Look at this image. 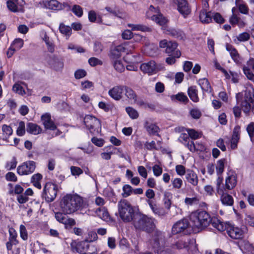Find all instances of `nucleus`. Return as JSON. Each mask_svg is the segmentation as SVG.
Returning a JSON list of instances; mask_svg holds the SVG:
<instances>
[{
  "instance_id": "obj_17",
  "label": "nucleus",
  "mask_w": 254,
  "mask_h": 254,
  "mask_svg": "<svg viewBox=\"0 0 254 254\" xmlns=\"http://www.w3.org/2000/svg\"><path fill=\"white\" fill-rule=\"evenodd\" d=\"M226 230L229 236L233 239H239L242 236V231L238 227H235L228 224Z\"/></svg>"
},
{
  "instance_id": "obj_6",
  "label": "nucleus",
  "mask_w": 254,
  "mask_h": 254,
  "mask_svg": "<svg viewBox=\"0 0 254 254\" xmlns=\"http://www.w3.org/2000/svg\"><path fill=\"white\" fill-rule=\"evenodd\" d=\"M152 244L155 252L158 254H169L166 250H164L163 245L164 242V236L161 232L155 233L153 236Z\"/></svg>"
},
{
  "instance_id": "obj_47",
  "label": "nucleus",
  "mask_w": 254,
  "mask_h": 254,
  "mask_svg": "<svg viewBox=\"0 0 254 254\" xmlns=\"http://www.w3.org/2000/svg\"><path fill=\"white\" fill-rule=\"evenodd\" d=\"M128 27L131 28L132 30H138L141 31H146L149 30V28L146 27L145 25L141 24H128Z\"/></svg>"
},
{
  "instance_id": "obj_21",
  "label": "nucleus",
  "mask_w": 254,
  "mask_h": 254,
  "mask_svg": "<svg viewBox=\"0 0 254 254\" xmlns=\"http://www.w3.org/2000/svg\"><path fill=\"white\" fill-rule=\"evenodd\" d=\"M185 178L188 183L193 186H196L198 184V179L197 175L193 171H188L186 174Z\"/></svg>"
},
{
  "instance_id": "obj_62",
  "label": "nucleus",
  "mask_w": 254,
  "mask_h": 254,
  "mask_svg": "<svg viewBox=\"0 0 254 254\" xmlns=\"http://www.w3.org/2000/svg\"><path fill=\"white\" fill-rule=\"evenodd\" d=\"M23 46V41L22 39L18 38L16 39L13 42L12 46L16 50H19Z\"/></svg>"
},
{
  "instance_id": "obj_10",
  "label": "nucleus",
  "mask_w": 254,
  "mask_h": 254,
  "mask_svg": "<svg viewBox=\"0 0 254 254\" xmlns=\"http://www.w3.org/2000/svg\"><path fill=\"white\" fill-rule=\"evenodd\" d=\"M241 105L245 113L248 114L251 111L254 114V96L252 97L250 93L246 92Z\"/></svg>"
},
{
  "instance_id": "obj_4",
  "label": "nucleus",
  "mask_w": 254,
  "mask_h": 254,
  "mask_svg": "<svg viewBox=\"0 0 254 254\" xmlns=\"http://www.w3.org/2000/svg\"><path fill=\"white\" fill-rule=\"evenodd\" d=\"M118 206L120 217L124 222L133 221L136 213H134L132 207L127 200H121L119 202Z\"/></svg>"
},
{
  "instance_id": "obj_37",
  "label": "nucleus",
  "mask_w": 254,
  "mask_h": 254,
  "mask_svg": "<svg viewBox=\"0 0 254 254\" xmlns=\"http://www.w3.org/2000/svg\"><path fill=\"white\" fill-rule=\"evenodd\" d=\"M151 18L152 20L162 26L165 25L168 22V20L161 14L153 15Z\"/></svg>"
},
{
  "instance_id": "obj_51",
  "label": "nucleus",
  "mask_w": 254,
  "mask_h": 254,
  "mask_svg": "<svg viewBox=\"0 0 254 254\" xmlns=\"http://www.w3.org/2000/svg\"><path fill=\"white\" fill-rule=\"evenodd\" d=\"M113 63L114 67L117 71L120 72H122L124 71L125 67L121 60H115L113 61Z\"/></svg>"
},
{
  "instance_id": "obj_24",
  "label": "nucleus",
  "mask_w": 254,
  "mask_h": 254,
  "mask_svg": "<svg viewBox=\"0 0 254 254\" xmlns=\"http://www.w3.org/2000/svg\"><path fill=\"white\" fill-rule=\"evenodd\" d=\"M197 82L200 86L203 92H205L208 93H211L212 89L210 83L207 78H203L199 79Z\"/></svg>"
},
{
  "instance_id": "obj_13",
  "label": "nucleus",
  "mask_w": 254,
  "mask_h": 254,
  "mask_svg": "<svg viewBox=\"0 0 254 254\" xmlns=\"http://www.w3.org/2000/svg\"><path fill=\"white\" fill-rule=\"evenodd\" d=\"M237 175L235 173L230 172L228 174L226 178L224 189L225 190H231L234 189L237 185Z\"/></svg>"
},
{
  "instance_id": "obj_63",
  "label": "nucleus",
  "mask_w": 254,
  "mask_h": 254,
  "mask_svg": "<svg viewBox=\"0 0 254 254\" xmlns=\"http://www.w3.org/2000/svg\"><path fill=\"white\" fill-rule=\"evenodd\" d=\"M243 69L247 78L252 81H254V74L251 72L250 69L246 66H244Z\"/></svg>"
},
{
  "instance_id": "obj_41",
  "label": "nucleus",
  "mask_w": 254,
  "mask_h": 254,
  "mask_svg": "<svg viewBox=\"0 0 254 254\" xmlns=\"http://www.w3.org/2000/svg\"><path fill=\"white\" fill-rule=\"evenodd\" d=\"M125 90L126 96L130 100L133 102L136 100L137 95L135 92L130 87L125 86Z\"/></svg>"
},
{
  "instance_id": "obj_50",
  "label": "nucleus",
  "mask_w": 254,
  "mask_h": 254,
  "mask_svg": "<svg viewBox=\"0 0 254 254\" xmlns=\"http://www.w3.org/2000/svg\"><path fill=\"white\" fill-rule=\"evenodd\" d=\"M43 39L47 46L48 51L52 53H53L54 52V46L53 43L50 40L49 37L45 34Z\"/></svg>"
},
{
  "instance_id": "obj_35",
  "label": "nucleus",
  "mask_w": 254,
  "mask_h": 254,
  "mask_svg": "<svg viewBox=\"0 0 254 254\" xmlns=\"http://www.w3.org/2000/svg\"><path fill=\"white\" fill-rule=\"evenodd\" d=\"M199 19L202 23H208L212 20V17L210 12L205 10H201L199 13Z\"/></svg>"
},
{
  "instance_id": "obj_18",
  "label": "nucleus",
  "mask_w": 254,
  "mask_h": 254,
  "mask_svg": "<svg viewBox=\"0 0 254 254\" xmlns=\"http://www.w3.org/2000/svg\"><path fill=\"white\" fill-rule=\"evenodd\" d=\"M41 120L43 121V125L46 129L50 130H55L57 127L55 123L51 120V116L49 114H45L42 116Z\"/></svg>"
},
{
  "instance_id": "obj_30",
  "label": "nucleus",
  "mask_w": 254,
  "mask_h": 254,
  "mask_svg": "<svg viewBox=\"0 0 254 254\" xmlns=\"http://www.w3.org/2000/svg\"><path fill=\"white\" fill-rule=\"evenodd\" d=\"M44 5L46 8L52 10H58L61 8L60 3L57 0H46Z\"/></svg>"
},
{
  "instance_id": "obj_23",
  "label": "nucleus",
  "mask_w": 254,
  "mask_h": 254,
  "mask_svg": "<svg viewBox=\"0 0 254 254\" xmlns=\"http://www.w3.org/2000/svg\"><path fill=\"white\" fill-rule=\"evenodd\" d=\"M218 194L221 195L220 199L223 204L227 206H232L233 204V198L227 193V190H223V193Z\"/></svg>"
},
{
  "instance_id": "obj_55",
  "label": "nucleus",
  "mask_w": 254,
  "mask_h": 254,
  "mask_svg": "<svg viewBox=\"0 0 254 254\" xmlns=\"http://www.w3.org/2000/svg\"><path fill=\"white\" fill-rule=\"evenodd\" d=\"M71 10L75 15L79 17H81L83 15V9L79 5H74Z\"/></svg>"
},
{
  "instance_id": "obj_46",
  "label": "nucleus",
  "mask_w": 254,
  "mask_h": 254,
  "mask_svg": "<svg viewBox=\"0 0 254 254\" xmlns=\"http://www.w3.org/2000/svg\"><path fill=\"white\" fill-rule=\"evenodd\" d=\"M169 45L167 47L166 49V53L168 54L169 55L172 54L174 52H175L177 48V44L175 42L169 41Z\"/></svg>"
},
{
  "instance_id": "obj_32",
  "label": "nucleus",
  "mask_w": 254,
  "mask_h": 254,
  "mask_svg": "<svg viewBox=\"0 0 254 254\" xmlns=\"http://www.w3.org/2000/svg\"><path fill=\"white\" fill-rule=\"evenodd\" d=\"M122 53V52L120 50V46L118 45L111 50L109 56L113 61H115L121 57Z\"/></svg>"
},
{
  "instance_id": "obj_48",
  "label": "nucleus",
  "mask_w": 254,
  "mask_h": 254,
  "mask_svg": "<svg viewBox=\"0 0 254 254\" xmlns=\"http://www.w3.org/2000/svg\"><path fill=\"white\" fill-rule=\"evenodd\" d=\"M247 131L249 135L251 140L254 142V123H250L247 127Z\"/></svg>"
},
{
  "instance_id": "obj_44",
  "label": "nucleus",
  "mask_w": 254,
  "mask_h": 254,
  "mask_svg": "<svg viewBox=\"0 0 254 254\" xmlns=\"http://www.w3.org/2000/svg\"><path fill=\"white\" fill-rule=\"evenodd\" d=\"M226 163L225 159H222L217 161L216 164V172L217 174L221 175L224 172L225 164Z\"/></svg>"
},
{
  "instance_id": "obj_49",
  "label": "nucleus",
  "mask_w": 254,
  "mask_h": 254,
  "mask_svg": "<svg viewBox=\"0 0 254 254\" xmlns=\"http://www.w3.org/2000/svg\"><path fill=\"white\" fill-rule=\"evenodd\" d=\"M126 111L131 119H136L138 117V113L134 108L128 107L126 108Z\"/></svg>"
},
{
  "instance_id": "obj_25",
  "label": "nucleus",
  "mask_w": 254,
  "mask_h": 254,
  "mask_svg": "<svg viewBox=\"0 0 254 254\" xmlns=\"http://www.w3.org/2000/svg\"><path fill=\"white\" fill-rule=\"evenodd\" d=\"M95 213L101 219L108 221L110 220L109 214L105 207L99 208L95 211Z\"/></svg>"
},
{
  "instance_id": "obj_28",
  "label": "nucleus",
  "mask_w": 254,
  "mask_h": 254,
  "mask_svg": "<svg viewBox=\"0 0 254 254\" xmlns=\"http://www.w3.org/2000/svg\"><path fill=\"white\" fill-rule=\"evenodd\" d=\"M75 248L77 252L80 254L84 253L88 251L90 245L87 241H81L77 244Z\"/></svg>"
},
{
  "instance_id": "obj_38",
  "label": "nucleus",
  "mask_w": 254,
  "mask_h": 254,
  "mask_svg": "<svg viewBox=\"0 0 254 254\" xmlns=\"http://www.w3.org/2000/svg\"><path fill=\"white\" fill-rule=\"evenodd\" d=\"M204 146L201 142H196L194 143L193 141L191 142V145L190 146L189 150L192 152L197 151H202L204 150Z\"/></svg>"
},
{
  "instance_id": "obj_36",
  "label": "nucleus",
  "mask_w": 254,
  "mask_h": 254,
  "mask_svg": "<svg viewBox=\"0 0 254 254\" xmlns=\"http://www.w3.org/2000/svg\"><path fill=\"white\" fill-rule=\"evenodd\" d=\"M42 179V175L41 174L37 173L32 176L31 182L34 187L39 189H41L42 187L40 181Z\"/></svg>"
},
{
  "instance_id": "obj_7",
  "label": "nucleus",
  "mask_w": 254,
  "mask_h": 254,
  "mask_svg": "<svg viewBox=\"0 0 254 254\" xmlns=\"http://www.w3.org/2000/svg\"><path fill=\"white\" fill-rule=\"evenodd\" d=\"M84 123L91 133L99 132V128H101V123L96 117L91 115H87L84 118Z\"/></svg>"
},
{
  "instance_id": "obj_40",
  "label": "nucleus",
  "mask_w": 254,
  "mask_h": 254,
  "mask_svg": "<svg viewBox=\"0 0 254 254\" xmlns=\"http://www.w3.org/2000/svg\"><path fill=\"white\" fill-rule=\"evenodd\" d=\"M21 84L26 86V84L23 82H21L20 83H16L13 85L12 90L16 93L23 96L26 94V92L23 87L21 86Z\"/></svg>"
},
{
  "instance_id": "obj_45",
  "label": "nucleus",
  "mask_w": 254,
  "mask_h": 254,
  "mask_svg": "<svg viewBox=\"0 0 254 254\" xmlns=\"http://www.w3.org/2000/svg\"><path fill=\"white\" fill-rule=\"evenodd\" d=\"M17 161L15 157H13L11 159L6 162L5 168L7 170H11L15 169L16 167Z\"/></svg>"
},
{
  "instance_id": "obj_26",
  "label": "nucleus",
  "mask_w": 254,
  "mask_h": 254,
  "mask_svg": "<svg viewBox=\"0 0 254 254\" xmlns=\"http://www.w3.org/2000/svg\"><path fill=\"white\" fill-rule=\"evenodd\" d=\"M210 223L212 224L213 227L216 228L219 231L225 230L228 224L224 223L215 217L211 218Z\"/></svg>"
},
{
  "instance_id": "obj_22",
  "label": "nucleus",
  "mask_w": 254,
  "mask_h": 254,
  "mask_svg": "<svg viewBox=\"0 0 254 254\" xmlns=\"http://www.w3.org/2000/svg\"><path fill=\"white\" fill-rule=\"evenodd\" d=\"M226 49L229 52L232 59L236 63L239 64L241 63L240 56L235 48L231 45L227 44L226 45Z\"/></svg>"
},
{
  "instance_id": "obj_61",
  "label": "nucleus",
  "mask_w": 254,
  "mask_h": 254,
  "mask_svg": "<svg viewBox=\"0 0 254 254\" xmlns=\"http://www.w3.org/2000/svg\"><path fill=\"white\" fill-rule=\"evenodd\" d=\"M152 171L154 175L157 177L160 176L163 172L162 167L158 164H155L152 167Z\"/></svg>"
},
{
  "instance_id": "obj_59",
  "label": "nucleus",
  "mask_w": 254,
  "mask_h": 254,
  "mask_svg": "<svg viewBox=\"0 0 254 254\" xmlns=\"http://www.w3.org/2000/svg\"><path fill=\"white\" fill-rule=\"evenodd\" d=\"M188 134L191 139H196L200 137V134L193 129H187Z\"/></svg>"
},
{
  "instance_id": "obj_2",
  "label": "nucleus",
  "mask_w": 254,
  "mask_h": 254,
  "mask_svg": "<svg viewBox=\"0 0 254 254\" xmlns=\"http://www.w3.org/2000/svg\"><path fill=\"white\" fill-rule=\"evenodd\" d=\"M211 221L210 215L205 211H197L190 215V226L194 233L207 227Z\"/></svg>"
},
{
  "instance_id": "obj_27",
  "label": "nucleus",
  "mask_w": 254,
  "mask_h": 254,
  "mask_svg": "<svg viewBox=\"0 0 254 254\" xmlns=\"http://www.w3.org/2000/svg\"><path fill=\"white\" fill-rule=\"evenodd\" d=\"M26 130L31 134L36 135L41 132L42 129L37 125L32 123H29L27 125Z\"/></svg>"
},
{
  "instance_id": "obj_33",
  "label": "nucleus",
  "mask_w": 254,
  "mask_h": 254,
  "mask_svg": "<svg viewBox=\"0 0 254 254\" xmlns=\"http://www.w3.org/2000/svg\"><path fill=\"white\" fill-rule=\"evenodd\" d=\"M188 95L190 99L194 102H197L199 98L197 95V90L195 86H191L189 88L188 90Z\"/></svg>"
},
{
  "instance_id": "obj_3",
  "label": "nucleus",
  "mask_w": 254,
  "mask_h": 254,
  "mask_svg": "<svg viewBox=\"0 0 254 254\" xmlns=\"http://www.w3.org/2000/svg\"><path fill=\"white\" fill-rule=\"evenodd\" d=\"M132 224L136 229L147 232H151L153 229L154 226L153 221L150 218L141 213L135 214Z\"/></svg>"
},
{
  "instance_id": "obj_29",
  "label": "nucleus",
  "mask_w": 254,
  "mask_h": 254,
  "mask_svg": "<svg viewBox=\"0 0 254 254\" xmlns=\"http://www.w3.org/2000/svg\"><path fill=\"white\" fill-rule=\"evenodd\" d=\"M235 4L241 13L246 15L249 14V7L243 0H236Z\"/></svg>"
},
{
  "instance_id": "obj_43",
  "label": "nucleus",
  "mask_w": 254,
  "mask_h": 254,
  "mask_svg": "<svg viewBox=\"0 0 254 254\" xmlns=\"http://www.w3.org/2000/svg\"><path fill=\"white\" fill-rule=\"evenodd\" d=\"M172 100L174 101L176 100L178 101L186 103L189 101V99L186 95L183 93H179L176 95H173L171 96Z\"/></svg>"
},
{
  "instance_id": "obj_14",
  "label": "nucleus",
  "mask_w": 254,
  "mask_h": 254,
  "mask_svg": "<svg viewBox=\"0 0 254 254\" xmlns=\"http://www.w3.org/2000/svg\"><path fill=\"white\" fill-rule=\"evenodd\" d=\"M140 68L143 73H147L149 75L155 73L157 71L156 63L153 61L142 64L140 65Z\"/></svg>"
},
{
  "instance_id": "obj_9",
  "label": "nucleus",
  "mask_w": 254,
  "mask_h": 254,
  "mask_svg": "<svg viewBox=\"0 0 254 254\" xmlns=\"http://www.w3.org/2000/svg\"><path fill=\"white\" fill-rule=\"evenodd\" d=\"M35 168V162L33 161H27L17 167V173L21 176L28 175L32 173L34 171Z\"/></svg>"
},
{
  "instance_id": "obj_11",
  "label": "nucleus",
  "mask_w": 254,
  "mask_h": 254,
  "mask_svg": "<svg viewBox=\"0 0 254 254\" xmlns=\"http://www.w3.org/2000/svg\"><path fill=\"white\" fill-rule=\"evenodd\" d=\"M189 226L190 223L187 219H183L176 222L172 227V233L177 234L180 233H184L186 234L189 233Z\"/></svg>"
},
{
  "instance_id": "obj_34",
  "label": "nucleus",
  "mask_w": 254,
  "mask_h": 254,
  "mask_svg": "<svg viewBox=\"0 0 254 254\" xmlns=\"http://www.w3.org/2000/svg\"><path fill=\"white\" fill-rule=\"evenodd\" d=\"M200 200V197L197 195H195L192 197H186L185 199L184 202L187 206H192L198 205L199 203Z\"/></svg>"
},
{
  "instance_id": "obj_15",
  "label": "nucleus",
  "mask_w": 254,
  "mask_h": 254,
  "mask_svg": "<svg viewBox=\"0 0 254 254\" xmlns=\"http://www.w3.org/2000/svg\"><path fill=\"white\" fill-rule=\"evenodd\" d=\"M178 5L179 11L185 17L190 12V8L186 0H173Z\"/></svg>"
},
{
  "instance_id": "obj_64",
  "label": "nucleus",
  "mask_w": 254,
  "mask_h": 254,
  "mask_svg": "<svg viewBox=\"0 0 254 254\" xmlns=\"http://www.w3.org/2000/svg\"><path fill=\"white\" fill-rule=\"evenodd\" d=\"M172 184L174 188L180 189L183 185V181L180 178H175L172 181Z\"/></svg>"
},
{
  "instance_id": "obj_60",
  "label": "nucleus",
  "mask_w": 254,
  "mask_h": 254,
  "mask_svg": "<svg viewBox=\"0 0 254 254\" xmlns=\"http://www.w3.org/2000/svg\"><path fill=\"white\" fill-rule=\"evenodd\" d=\"M223 182V178L221 177H218L216 181V188L218 193H223V191L225 190L224 187L221 186Z\"/></svg>"
},
{
  "instance_id": "obj_54",
  "label": "nucleus",
  "mask_w": 254,
  "mask_h": 254,
  "mask_svg": "<svg viewBox=\"0 0 254 254\" xmlns=\"http://www.w3.org/2000/svg\"><path fill=\"white\" fill-rule=\"evenodd\" d=\"M250 34L248 32H245L240 33L236 37V39L239 42H246L250 38Z\"/></svg>"
},
{
  "instance_id": "obj_53",
  "label": "nucleus",
  "mask_w": 254,
  "mask_h": 254,
  "mask_svg": "<svg viewBox=\"0 0 254 254\" xmlns=\"http://www.w3.org/2000/svg\"><path fill=\"white\" fill-rule=\"evenodd\" d=\"M123 193L122 196L124 197H127L129 196L133 191V189L129 185H125L123 188Z\"/></svg>"
},
{
  "instance_id": "obj_31",
  "label": "nucleus",
  "mask_w": 254,
  "mask_h": 254,
  "mask_svg": "<svg viewBox=\"0 0 254 254\" xmlns=\"http://www.w3.org/2000/svg\"><path fill=\"white\" fill-rule=\"evenodd\" d=\"M179 141L183 144L189 149L190 146L191 145V142H192L188 133H182L180 134L178 138Z\"/></svg>"
},
{
  "instance_id": "obj_16",
  "label": "nucleus",
  "mask_w": 254,
  "mask_h": 254,
  "mask_svg": "<svg viewBox=\"0 0 254 254\" xmlns=\"http://www.w3.org/2000/svg\"><path fill=\"white\" fill-rule=\"evenodd\" d=\"M144 128L150 135H155L158 133L160 128L156 124L153 123L151 120H146L143 125Z\"/></svg>"
},
{
  "instance_id": "obj_58",
  "label": "nucleus",
  "mask_w": 254,
  "mask_h": 254,
  "mask_svg": "<svg viewBox=\"0 0 254 254\" xmlns=\"http://www.w3.org/2000/svg\"><path fill=\"white\" fill-rule=\"evenodd\" d=\"M25 133V124L23 122H19L18 127L16 130V133L19 136H23Z\"/></svg>"
},
{
  "instance_id": "obj_42",
  "label": "nucleus",
  "mask_w": 254,
  "mask_h": 254,
  "mask_svg": "<svg viewBox=\"0 0 254 254\" xmlns=\"http://www.w3.org/2000/svg\"><path fill=\"white\" fill-rule=\"evenodd\" d=\"M59 30L61 33L69 37L71 34V28L69 26L61 23L59 26Z\"/></svg>"
},
{
  "instance_id": "obj_56",
  "label": "nucleus",
  "mask_w": 254,
  "mask_h": 254,
  "mask_svg": "<svg viewBox=\"0 0 254 254\" xmlns=\"http://www.w3.org/2000/svg\"><path fill=\"white\" fill-rule=\"evenodd\" d=\"M3 137L7 138L12 133V129L11 127L6 125H4L2 127Z\"/></svg>"
},
{
  "instance_id": "obj_1",
  "label": "nucleus",
  "mask_w": 254,
  "mask_h": 254,
  "mask_svg": "<svg viewBox=\"0 0 254 254\" xmlns=\"http://www.w3.org/2000/svg\"><path fill=\"white\" fill-rule=\"evenodd\" d=\"M83 204V199L80 196L67 194L63 197L60 206L64 214H70L81 209Z\"/></svg>"
},
{
  "instance_id": "obj_52",
  "label": "nucleus",
  "mask_w": 254,
  "mask_h": 254,
  "mask_svg": "<svg viewBox=\"0 0 254 254\" xmlns=\"http://www.w3.org/2000/svg\"><path fill=\"white\" fill-rule=\"evenodd\" d=\"M8 232L9 234L8 240L18 244L19 242L17 240V234L16 231L13 228H10L9 229Z\"/></svg>"
},
{
  "instance_id": "obj_39",
  "label": "nucleus",
  "mask_w": 254,
  "mask_h": 254,
  "mask_svg": "<svg viewBox=\"0 0 254 254\" xmlns=\"http://www.w3.org/2000/svg\"><path fill=\"white\" fill-rule=\"evenodd\" d=\"M181 55V52L179 50H177L175 52L169 55V57L166 59V62L170 65L174 64L176 62L175 59L179 58Z\"/></svg>"
},
{
  "instance_id": "obj_57",
  "label": "nucleus",
  "mask_w": 254,
  "mask_h": 254,
  "mask_svg": "<svg viewBox=\"0 0 254 254\" xmlns=\"http://www.w3.org/2000/svg\"><path fill=\"white\" fill-rule=\"evenodd\" d=\"M16 3V2L13 0L7 1L6 2V4L8 9L13 12H17L18 8Z\"/></svg>"
},
{
  "instance_id": "obj_19",
  "label": "nucleus",
  "mask_w": 254,
  "mask_h": 254,
  "mask_svg": "<svg viewBox=\"0 0 254 254\" xmlns=\"http://www.w3.org/2000/svg\"><path fill=\"white\" fill-rule=\"evenodd\" d=\"M147 202L151 210L155 214L160 216H165L167 213V212H166L163 208L158 207L152 200L148 199L147 200Z\"/></svg>"
},
{
  "instance_id": "obj_12",
  "label": "nucleus",
  "mask_w": 254,
  "mask_h": 254,
  "mask_svg": "<svg viewBox=\"0 0 254 254\" xmlns=\"http://www.w3.org/2000/svg\"><path fill=\"white\" fill-rule=\"evenodd\" d=\"M125 88L124 85L115 86L109 90L108 94L114 100L119 101L123 98Z\"/></svg>"
},
{
  "instance_id": "obj_8",
  "label": "nucleus",
  "mask_w": 254,
  "mask_h": 254,
  "mask_svg": "<svg viewBox=\"0 0 254 254\" xmlns=\"http://www.w3.org/2000/svg\"><path fill=\"white\" fill-rule=\"evenodd\" d=\"M47 62L49 67L56 71H62L64 66V63L62 58L56 56H49L47 59Z\"/></svg>"
},
{
  "instance_id": "obj_20",
  "label": "nucleus",
  "mask_w": 254,
  "mask_h": 254,
  "mask_svg": "<svg viewBox=\"0 0 254 254\" xmlns=\"http://www.w3.org/2000/svg\"><path fill=\"white\" fill-rule=\"evenodd\" d=\"M120 50L122 53H126L127 55L134 53L135 49L134 45L130 42H126L119 45Z\"/></svg>"
},
{
  "instance_id": "obj_5",
  "label": "nucleus",
  "mask_w": 254,
  "mask_h": 254,
  "mask_svg": "<svg viewBox=\"0 0 254 254\" xmlns=\"http://www.w3.org/2000/svg\"><path fill=\"white\" fill-rule=\"evenodd\" d=\"M58 192V186L55 184L47 183L43 189L42 197L47 202L53 201L57 196Z\"/></svg>"
}]
</instances>
